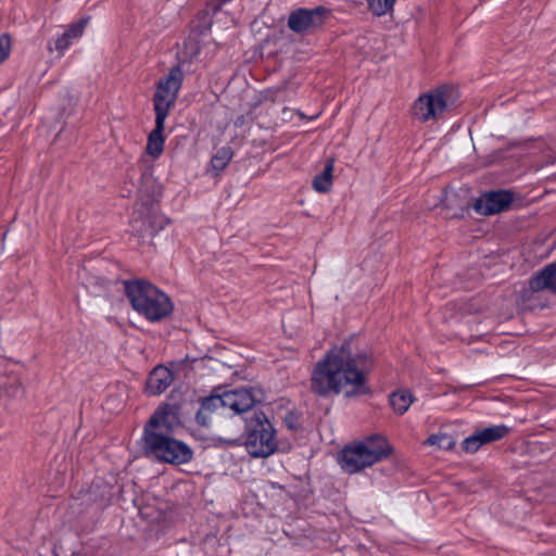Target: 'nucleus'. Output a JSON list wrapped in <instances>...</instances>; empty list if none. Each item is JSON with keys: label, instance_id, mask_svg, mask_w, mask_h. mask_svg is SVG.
<instances>
[{"label": "nucleus", "instance_id": "f03ea898", "mask_svg": "<svg viewBox=\"0 0 556 556\" xmlns=\"http://www.w3.org/2000/svg\"><path fill=\"white\" fill-rule=\"evenodd\" d=\"M180 425L179 407L173 404L159 406L146 422L142 433V451L159 463L175 466L192 460L193 451L184 441L173 437Z\"/></svg>", "mask_w": 556, "mask_h": 556}, {"label": "nucleus", "instance_id": "a211bd4d", "mask_svg": "<svg viewBox=\"0 0 556 556\" xmlns=\"http://www.w3.org/2000/svg\"><path fill=\"white\" fill-rule=\"evenodd\" d=\"M389 401L393 410L399 415H403L412 405L414 396L409 390L400 389L389 395Z\"/></svg>", "mask_w": 556, "mask_h": 556}, {"label": "nucleus", "instance_id": "f8f14e48", "mask_svg": "<svg viewBox=\"0 0 556 556\" xmlns=\"http://www.w3.org/2000/svg\"><path fill=\"white\" fill-rule=\"evenodd\" d=\"M224 403L220 394L213 393L200 400V407L195 414V421L200 427L211 426L214 415H225Z\"/></svg>", "mask_w": 556, "mask_h": 556}, {"label": "nucleus", "instance_id": "20e7f679", "mask_svg": "<svg viewBox=\"0 0 556 556\" xmlns=\"http://www.w3.org/2000/svg\"><path fill=\"white\" fill-rule=\"evenodd\" d=\"M391 453L392 447L387 439L372 434L343 447L338 462L346 473L353 475L388 458Z\"/></svg>", "mask_w": 556, "mask_h": 556}, {"label": "nucleus", "instance_id": "412c9836", "mask_svg": "<svg viewBox=\"0 0 556 556\" xmlns=\"http://www.w3.org/2000/svg\"><path fill=\"white\" fill-rule=\"evenodd\" d=\"M396 0H366L369 11L376 16H382L393 10Z\"/></svg>", "mask_w": 556, "mask_h": 556}, {"label": "nucleus", "instance_id": "4468645a", "mask_svg": "<svg viewBox=\"0 0 556 556\" xmlns=\"http://www.w3.org/2000/svg\"><path fill=\"white\" fill-rule=\"evenodd\" d=\"M529 287L532 291L549 290L556 294V262L551 263L543 267L534 275L530 281Z\"/></svg>", "mask_w": 556, "mask_h": 556}, {"label": "nucleus", "instance_id": "b1692460", "mask_svg": "<svg viewBox=\"0 0 556 556\" xmlns=\"http://www.w3.org/2000/svg\"><path fill=\"white\" fill-rule=\"evenodd\" d=\"M11 51V38L8 34H3L0 36V64L4 62Z\"/></svg>", "mask_w": 556, "mask_h": 556}, {"label": "nucleus", "instance_id": "f257e3e1", "mask_svg": "<svg viewBox=\"0 0 556 556\" xmlns=\"http://www.w3.org/2000/svg\"><path fill=\"white\" fill-rule=\"evenodd\" d=\"M353 338L331 348L316 364L311 378V389L320 396L367 394L368 374L374 367L371 355L355 351Z\"/></svg>", "mask_w": 556, "mask_h": 556}, {"label": "nucleus", "instance_id": "39448f33", "mask_svg": "<svg viewBox=\"0 0 556 556\" xmlns=\"http://www.w3.org/2000/svg\"><path fill=\"white\" fill-rule=\"evenodd\" d=\"M244 445L253 457H268L277 451L276 430L266 414L253 410L245 418Z\"/></svg>", "mask_w": 556, "mask_h": 556}, {"label": "nucleus", "instance_id": "393cba45", "mask_svg": "<svg viewBox=\"0 0 556 556\" xmlns=\"http://www.w3.org/2000/svg\"><path fill=\"white\" fill-rule=\"evenodd\" d=\"M295 419H296V417L294 414H292V413L287 414V416L285 418V422L289 429H296Z\"/></svg>", "mask_w": 556, "mask_h": 556}, {"label": "nucleus", "instance_id": "ddd939ff", "mask_svg": "<svg viewBox=\"0 0 556 556\" xmlns=\"http://www.w3.org/2000/svg\"><path fill=\"white\" fill-rule=\"evenodd\" d=\"M173 380L172 370L166 366L157 365L149 374L144 391L149 395H160L172 384Z\"/></svg>", "mask_w": 556, "mask_h": 556}, {"label": "nucleus", "instance_id": "6ab92c4d", "mask_svg": "<svg viewBox=\"0 0 556 556\" xmlns=\"http://www.w3.org/2000/svg\"><path fill=\"white\" fill-rule=\"evenodd\" d=\"M233 156V151L230 147H223L213 155L211 160L212 169L219 174L223 172Z\"/></svg>", "mask_w": 556, "mask_h": 556}, {"label": "nucleus", "instance_id": "0eeeda50", "mask_svg": "<svg viewBox=\"0 0 556 556\" xmlns=\"http://www.w3.org/2000/svg\"><path fill=\"white\" fill-rule=\"evenodd\" d=\"M450 105L448 90L446 88H438L421 94L414 102L412 110L414 117L425 123L441 118Z\"/></svg>", "mask_w": 556, "mask_h": 556}, {"label": "nucleus", "instance_id": "2eb2a0df", "mask_svg": "<svg viewBox=\"0 0 556 556\" xmlns=\"http://www.w3.org/2000/svg\"><path fill=\"white\" fill-rule=\"evenodd\" d=\"M168 224V219L162 214H149L142 220H135L132 229L142 238H153Z\"/></svg>", "mask_w": 556, "mask_h": 556}, {"label": "nucleus", "instance_id": "1a4fd4ad", "mask_svg": "<svg viewBox=\"0 0 556 556\" xmlns=\"http://www.w3.org/2000/svg\"><path fill=\"white\" fill-rule=\"evenodd\" d=\"M220 395L225 412L230 410L236 415L251 412L256 403L263 401V392L256 388L233 389Z\"/></svg>", "mask_w": 556, "mask_h": 556}, {"label": "nucleus", "instance_id": "f3484780", "mask_svg": "<svg viewBox=\"0 0 556 556\" xmlns=\"http://www.w3.org/2000/svg\"><path fill=\"white\" fill-rule=\"evenodd\" d=\"M333 166L334 160L328 159L325 163L323 172L314 177L312 185L317 192L326 193L330 191L332 187Z\"/></svg>", "mask_w": 556, "mask_h": 556}, {"label": "nucleus", "instance_id": "dca6fc26", "mask_svg": "<svg viewBox=\"0 0 556 556\" xmlns=\"http://www.w3.org/2000/svg\"><path fill=\"white\" fill-rule=\"evenodd\" d=\"M165 119L155 117V126L148 136L146 152L154 159H157L164 150L165 137L163 135L165 129Z\"/></svg>", "mask_w": 556, "mask_h": 556}, {"label": "nucleus", "instance_id": "5701e85b", "mask_svg": "<svg viewBox=\"0 0 556 556\" xmlns=\"http://www.w3.org/2000/svg\"><path fill=\"white\" fill-rule=\"evenodd\" d=\"M88 24V18H81L77 23L72 24L66 30L65 34L70 35V38L76 39L80 37Z\"/></svg>", "mask_w": 556, "mask_h": 556}, {"label": "nucleus", "instance_id": "9b49d317", "mask_svg": "<svg viewBox=\"0 0 556 556\" xmlns=\"http://www.w3.org/2000/svg\"><path fill=\"white\" fill-rule=\"evenodd\" d=\"M514 201L509 190L498 189L482 193L473 203V210L481 215H493L507 211Z\"/></svg>", "mask_w": 556, "mask_h": 556}, {"label": "nucleus", "instance_id": "4be33fe9", "mask_svg": "<svg viewBox=\"0 0 556 556\" xmlns=\"http://www.w3.org/2000/svg\"><path fill=\"white\" fill-rule=\"evenodd\" d=\"M72 39L70 38V35L68 34H65V31L59 36L58 38L54 39V47L51 46V42H49V50H53L55 49L58 52H60L61 54H63V52L65 50H67L70 48V46L72 45Z\"/></svg>", "mask_w": 556, "mask_h": 556}, {"label": "nucleus", "instance_id": "423d86ee", "mask_svg": "<svg viewBox=\"0 0 556 556\" xmlns=\"http://www.w3.org/2000/svg\"><path fill=\"white\" fill-rule=\"evenodd\" d=\"M182 70L177 65L172 67L168 74L156 83V90L153 96L155 117L166 118L168 116L182 86Z\"/></svg>", "mask_w": 556, "mask_h": 556}, {"label": "nucleus", "instance_id": "aec40b11", "mask_svg": "<svg viewBox=\"0 0 556 556\" xmlns=\"http://www.w3.org/2000/svg\"><path fill=\"white\" fill-rule=\"evenodd\" d=\"M425 445L438 446L439 448L450 451L455 446V440L447 433L431 434L424 443Z\"/></svg>", "mask_w": 556, "mask_h": 556}, {"label": "nucleus", "instance_id": "9d476101", "mask_svg": "<svg viewBox=\"0 0 556 556\" xmlns=\"http://www.w3.org/2000/svg\"><path fill=\"white\" fill-rule=\"evenodd\" d=\"M510 431L511 428L504 424L476 429L471 435L465 438L462 441V451L466 454H475L482 446L492 444L506 438Z\"/></svg>", "mask_w": 556, "mask_h": 556}, {"label": "nucleus", "instance_id": "7ed1b4c3", "mask_svg": "<svg viewBox=\"0 0 556 556\" xmlns=\"http://www.w3.org/2000/svg\"><path fill=\"white\" fill-rule=\"evenodd\" d=\"M124 290L131 307L149 321H160L173 312L169 296L147 280H126Z\"/></svg>", "mask_w": 556, "mask_h": 556}, {"label": "nucleus", "instance_id": "6e6552de", "mask_svg": "<svg viewBox=\"0 0 556 556\" xmlns=\"http://www.w3.org/2000/svg\"><path fill=\"white\" fill-rule=\"evenodd\" d=\"M328 15L329 10L324 7L300 8L290 13L288 27L296 34H307L323 26Z\"/></svg>", "mask_w": 556, "mask_h": 556}]
</instances>
